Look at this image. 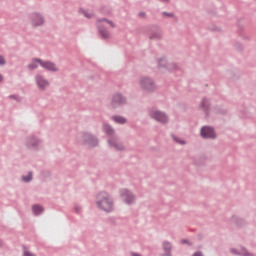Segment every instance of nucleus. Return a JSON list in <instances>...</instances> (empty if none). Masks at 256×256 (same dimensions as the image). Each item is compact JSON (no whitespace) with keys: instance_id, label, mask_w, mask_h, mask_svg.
I'll return each mask as SVG.
<instances>
[{"instance_id":"obj_14","label":"nucleus","mask_w":256,"mask_h":256,"mask_svg":"<svg viewBox=\"0 0 256 256\" xmlns=\"http://www.w3.org/2000/svg\"><path fill=\"white\" fill-rule=\"evenodd\" d=\"M113 120L116 123H120L121 125H123L124 123H127V119H125L124 117H121V116H114Z\"/></svg>"},{"instance_id":"obj_27","label":"nucleus","mask_w":256,"mask_h":256,"mask_svg":"<svg viewBox=\"0 0 256 256\" xmlns=\"http://www.w3.org/2000/svg\"><path fill=\"white\" fill-rule=\"evenodd\" d=\"M244 256H249V254H244Z\"/></svg>"},{"instance_id":"obj_26","label":"nucleus","mask_w":256,"mask_h":256,"mask_svg":"<svg viewBox=\"0 0 256 256\" xmlns=\"http://www.w3.org/2000/svg\"><path fill=\"white\" fill-rule=\"evenodd\" d=\"M206 102H207V100H203L202 105H205Z\"/></svg>"},{"instance_id":"obj_2","label":"nucleus","mask_w":256,"mask_h":256,"mask_svg":"<svg viewBox=\"0 0 256 256\" xmlns=\"http://www.w3.org/2000/svg\"><path fill=\"white\" fill-rule=\"evenodd\" d=\"M37 63H39V65H41V67H43V69H47L48 71H59V69L57 68V66H55V64L51 63V62H43L39 59L34 60L31 64H29V69H37Z\"/></svg>"},{"instance_id":"obj_8","label":"nucleus","mask_w":256,"mask_h":256,"mask_svg":"<svg viewBox=\"0 0 256 256\" xmlns=\"http://www.w3.org/2000/svg\"><path fill=\"white\" fill-rule=\"evenodd\" d=\"M36 83L39 87V89H47V86L49 85V82L45 80L42 76H36Z\"/></svg>"},{"instance_id":"obj_15","label":"nucleus","mask_w":256,"mask_h":256,"mask_svg":"<svg viewBox=\"0 0 256 256\" xmlns=\"http://www.w3.org/2000/svg\"><path fill=\"white\" fill-rule=\"evenodd\" d=\"M104 131L107 133V135H113V128L109 125H104Z\"/></svg>"},{"instance_id":"obj_13","label":"nucleus","mask_w":256,"mask_h":256,"mask_svg":"<svg viewBox=\"0 0 256 256\" xmlns=\"http://www.w3.org/2000/svg\"><path fill=\"white\" fill-rule=\"evenodd\" d=\"M101 25H110V27H115L113 22L106 19L98 21V27H101Z\"/></svg>"},{"instance_id":"obj_23","label":"nucleus","mask_w":256,"mask_h":256,"mask_svg":"<svg viewBox=\"0 0 256 256\" xmlns=\"http://www.w3.org/2000/svg\"><path fill=\"white\" fill-rule=\"evenodd\" d=\"M193 256H203V254H201V252H197Z\"/></svg>"},{"instance_id":"obj_19","label":"nucleus","mask_w":256,"mask_h":256,"mask_svg":"<svg viewBox=\"0 0 256 256\" xmlns=\"http://www.w3.org/2000/svg\"><path fill=\"white\" fill-rule=\"evenodd\" d=\"M100 34L102 35V37H104L105 39H107V37H109V32H107L106 30H99Z\"/></svg>"},{"instance_id":"obj_5","label":"nucleus","mask_w":256,"mask_h":256,"mask_svg":"<svg viewBox=\"0 0 256 256\" xmlns=\"http://www.w3.org/2000/svg\"><path fill=\"white\" fill-rule=\"evenodd\" d=\"M140 85L146 91H153L155 89V84H153V80L149 78H143L140 82Z\"/></svg>"},{"instance_id":"obj_3","label":"nucleus","mask_w":256,"mask_h":256,"mask_svg":"<svg viewBox=\"0 0 256 256\" xmlns=\"http://www.w3.org/2000/svg\"><path fill=\"white\" fill-rule=\"evenodd\" d=\"M152 119L159 121V123H167V115L158 110H152L150 113Z\"/></svg>"},{"instance_id":"obj_16","label":"nucleus","mask_w":256,"mask_h":256,"mask_svg":"<svg viewBox=\"0 0 256 256\" xmlns=\"http://www.w3.org/2000/svg\"><path fill=\"white\" fill-rule=\"evenodd\" d=\"M81 13L87 17V19H91V17H93V12L91 11H85V10H80Z\"/></svg>"},{"instance_id":"obj_10","label":"nucleus","mask_w":256,"mask_h":256,"mask_svg":"<svg viewBox=\"0 0 256 256\" xmlns=\"http://www.w3.org/2000/svg\"><path fill=\"white\" fill-rule=\"evenodd\" d=\"M84 139L86 143H88V145H90L91 147H95V145H97V139H95L90 134H85Z\"/></svg>"},{"instance_id":"obj_21","label":"nucleus","mask_w":256,"mask_h":256,"mask_svg":"<svg viewBox=\"0 0 256 256\" xmlns=\"http://www.w3.org/2000/svg\"><path fill=\"white\" fill-rule=\"evenodd\" d=\"M0 65H5V58L0 56Z\"/></svg>"},{"instance_id":"obj_9","label":"nucleus","mask_w":256,"mask_h":256,"mask_svg":"<svg viewBox=\"0 0 256 256\" xmlns=\"http://www.w3.org/2000/svg\"><path fill=\"white\" fill-rule=\"evenodd\" d=\"M109 143L118 151H123V149H125V146H123L117 138L109 140Z\"/></svg>"},{"instance_id":"obj_18","label":"nucleus","mask_w":256,"mask_h":256,"mask_svg":"<svg viewBox=\"0 0 256 256\" xmlns=\"http://www.w3.org/2000/svg\"><path fill=\"white\" fill-rule=\"evenodd\" d=\"M32 179H33V174H31V173L28 174V177H25V176L22 177V180L25 183H29V181H31Z\"/></svg>"},{"instance_id":"obj_20","label":"nucleus","mask_w":256,"mask_h":256,"mask_svg":"<svg viewBox=\"0 0 256 256\" xmlns=\"http://www.w3.org/2000/svg\"><path fill=\"white\" fill-rule=\"evenodd\" d=\"M23 256H35V254L31 253L27 248H24Z\"/></svg>"},{"instance_id":"obj_24","label":"nucleus","mask_w":256,"mask_h":256,"mask_svg":"<svg viewBox=\"0 0 256 256\" xmlns=\"http://www.w3.org/2000/svg\"><path fill=\"white\" fill-rule=\"evenodd\" d=\"M132 256H141V255H139V254H135V253H132Z\"/></svg>"},{"instance_id":"obj_6","label":"nucleus","mask_w":256,"mask_h":256,"mask_svg":"<svg viewBox=\"0 0 256 256\" xmlns=\"http://www.w3.org/2000/svg\"><path fill=\"white\" fill-rule=\"evenodd\" d=\"M125 103V98L121 94H115L112 99V107H118V105H123Z\"/></svg>"},{"instance_id":"obj_17","label":"nucleus","mask_w":256,"mask_h":256,"mask_svg":"<svg viewBox=\"0 0 256 256\" xmlns=\"http://www.w3.org/2000/svg\"><path fill=\"white\" fill-rule=\"evenodd\" d=\"M163 248H164V251H166V253H169V251H171V243L165 242L163 244Z\"/></svg>"},{"instance_id":"obj_4","label":"nucleus","mask_w":256,"mask_h":256,"mask_svg":"<svg viewBox=\"0 0 256 256\" xmlns=\"http://www.w3.org/2000/svg\"><path fill=\"white\" fill-rule=\"evenodd\" d=\"M201 137L204 139H215V131L211 127H203L201 129Z\"/></svg>"},{"instance_id":"obj_7","label":"nucleus","mask_w":256,"mask_h":256,"mask_svg":"<svg viewBox=\"0 0 256 256\" xmlns=\"http://www.w3.org/2000/svg\"><path fill=\"white\" fill-rule=\"evenodd\" d=\"M122 193V197H124L126 203H128V205H131V203L133 201H135V197L133 195H131V192H129L128 190L124 189L121 191Z\"/></svg>"},{"instance_id":"obj_29","label":"nucleus","mask_w":256,"mask_h":256,"mask_svg":"<svg viewBox=\"0 0 256 256\" xmlns=\"http://www.w3.org/2000/svg\"><path fill=\"white\" fill-rule=\"evenodd\" d=\"M162 1H167V0H162Z\"/></svg>"},{"instance_id":"obj_11","label":"nucleus","mask_w":256,"mask_h":256,"mask_svg":"<svg viewBox=\"0 0 256 256\" xmlns=\"http://www.w3.org/2000/svg\"><path fill=\"white\" fill-rule=\"evenodd\" d=\"M38 25H43V18L39 14L33 15V26L38 27Z\"/></svg>"},{"instance_id":"obj_22","label":"nucleus","mask_w":256,"mask_h":256,"mask_svg":"<svg viewBox=\"0 0 256 256\" xmlns=\"http://www.w3.org/2000/svg\"><path fill=\"white\" fill-rule=\"evenodd\" d=\"M174 141H175L176 143H180V145H185V142H184V141H179V140H177V138H174Z\"/></svg>"},{"instance_id":"obj_28","label":"nucleus","mask_w":256,"mask_h":256,"mask_svg":"<svg viewBox=\"0 0 256 256\" xmlns=\"http://www.w3.org/2000/svg\"><path fill=\"white\" fill-rule=\"evenodd\" d=\"M144 14H140L141 17H143Z\"/></svg>"},{"instance_id":"obj_25","label":"nucleus","mask_w":256,"mask_h":256,"mask_svg":"<svg viewBox=\"0 0 256 256\" xmlns=\"http://www.w3.org/2000/svg\"><path fill=\"white\" fill-rule=\"evenodd\" d=\"M0 81H3V76L0 74Z\"/></svg>"},{"instance_id":"obj_1","label":"nucleus","mask_w":256,"mask_h":256,"mask_svg":"<svg viewBox=\"0 0 256 256\" xmlns=\"http://www.w3.org/2000/svg\"><path fill=\"white\" fill-rule=\"evenodd\" d=\"M97 205L103 211H113V201L111 200L107 192H101L98 195Z\"/></svg>"},{"instance_id":"obj_12","label":"nucleus","mask_w":256,"mask_h":256,"mask_svg":"<svg viewBox=\"0 0 256 256\" xmlns=\"http://www.w3.org/2000/svg\"><path fill=\"white\" fill-rule=\"evenodd\" d=\"M32 211L34 215H40V213H43V208L39 205H34Z\"/></svg>"}]
</instances>
